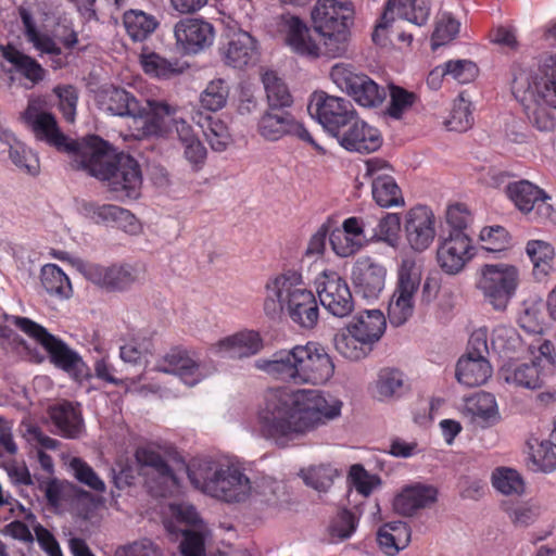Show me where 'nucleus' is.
<instances>
[{"mask_svg":"<svg viewBox=\"0 0 556 556\" xmlns=\"http://www.w3.org/2000/svg\"><path fill=\"white\" fill-rule=\"evenodd\" d=\"M341 408L340 400L318 390L274 388L264 394L255 427L263 438L283 445L338 417Z\"/></svg>","mask_w":556,"mask_h":556,"instance_id":"1","label":"nucleus"},{"mask_svg":"<svg viewBox=\"0 0 556 556\" xmlns=\"http://www.w3.org/2000/svg\"><path fill=\"white\" fill-rule=\"evenodd\" d=\"M81 166L90 176L106 182L118 199H137L142 186L139 163L129 154L115 153L112 146L97 135L84 138Z\"/></svg>","mask_w":556,"mask_h":556,"instance_id":"2","label":"nucleus"},{"mask_svg":"<svg viewBox=\"0 0 556 556\" xmlns=\"http://www.w3.org/2000/svg\"><path fill=\"white\" fill-rule=\"evenodd\" d=\"M264 314L273 320L286 312L290 319L305 329H313L319 319L315 294L309 290L300 270L287 268L268 277L264 285Z\"/></svg>","mask_w":556,"mask_h":556,"instance_id":"3","label":"nucleus"},{"mask_svg":"<svg viewBox=\"0 0 556 556\" xmlns=\"http://www.w3.org/2000/svg\"><path fill=\"white\" fill-rule=\"evenodd\" d=\"M513 94L529 122L541 131H552L556 118V53L545 58L536 73L521 71L513 80Z\"/></svg>","mask_w":556,"mask_h":556,"instance_id":"4","label":"nucleus"},{"mask_svg":"<svg viewBox=\"0 0 556 556\" xmlns=\"http://www.w3.org/2000/svg\"><path fill=\"white\" fill-rule=\"evenodd\" d=\"M187 475L194 489L225 503L248 500L252 485L248 476L236 464L212 458H193Z\"/></svg>","mask_w":556,"mask_h":556,"instance_id":"5","label":"nucleus"},{"mask_svg":"<svg viewBox=\"0 0 556 556\" xmlns=\"http://www.w3.org/2000/svg\"><path fill=\"white\" fill-rule=\"evenodd\" d=\"M323 37V50L312 38L309 29L298 16H291L288 21L286 36L287 45L299 55L317 59L325 55L330 59L342 56L348 49L350 30L334 29L330 31H317Z\"/></svg>","mask_w":556,"mask_h":556,"instance_id":"6","label":"nucleus"},{"mask_svg":"<svg viewBox=\"0 0 556 556\" xmlns=\"http://www.w3.org/2000/svg\"><path fill=\"white\" fill-rule=\"evenodd\" d=\"M421 283V268L412 257L401 261L397 280L388 305V318L392 326L404 325L415 309V295Z\"/></svg>","mask_w":556,"mask_h":556,"instance_id":"7","label":"nucleus"},{"mask_svg":"<svg viewBox=\"0 0 556 556\" xmlns=\"http://www.w3.org/2000/svg\"><path fill=\"white\" fill-rule=\"evenodd\" d=\"M257 132L266 141L276 142L289 137L311 146L318 153L326 152L304 123L286 109L267 108L257 121Z\"/></svg>","mask_w":556,"mask_h":556,"instance_id":"8","label":"nucleus"},{"mask_svg":"<svg viewBox=\"0 0 556 556\" xmlns=\"http://www.w3.org/2000/svg\"><path fill=\"white\" fill-rule=\"evenodd\" d=\"M21 118L37 140L46 142L62 152H76L78 150V143L68 140L61 131L55 116L47 111V101L43 98H29Z\"/></svg>","mask_w":556,"mask_h":556,"instance_id":"9","label":"nucleus"},{"mask_svg":"<svg viewBox=\"0 0 556 556\" xmlns=\"http://www.w3.org/2000/svg\"><path fill=\"white\" fill-rule=\"evenodd\" d=\"M518 283L519 274L515 266L486 264L481 268L477 288L494 309L504 311L515 295Z\"/></svg>","mask_w":556,"mask_h":556,"instance_id":"10","label":"nucleus"},{"mask_svg":"<svg viewBox=\"0 0 556 556\" xmlns=\"http://www.w3.org/2000/svg\"><path fill=\"white\" fill-rule=\"evenodd\" d=\"M12 324L40 344L55 367L66 372H75L83 364L78 353L73 351L63 340L50 333L43 326L21 316H14Z\"/></svg>","mask_w":556,"mask_h":556,"instance_id":"11","label":"nucleus"},{"mask_svg":"<svg viewBox=\"0 0 556 556\" xmlns=\"http://www.w3.org/2000/svg\"><path fill=\"white\" fill-rule=\"evenodd\" d=\"M332 81L346 92L357 104L364 108H377L386 99V91L369 76L357 73L353 66L337 63L331 67Z\"/></svg>","mask_w":556,"mask_h":556,"instance_id":"12","label":"nucleus"},{"mask_svg":"<svg viewBox=\"0 0 556 556\" xmlns=\"http://www.w3.org/2000/svg\"><path fill=\"white\" fill-rule=\"evenodd\" d=\"M307 110L312 117L332 137L346 128L348 124L358 114L351 101L325 91L313 93Z\"/></svg>","mask_w":556,"mask_h":556,"instance_id":"13","label":"nucleus"},{"mask_svg":"<svg viewBox=\"0 0 556 556\" xmlns=\"http://www.w3.org/2000/svg\"><path fill=\"white\" fill-rule=\"evenodd\" d=\"M144 268L140 263H114L109 266L87 264L83 274L87 280L108 292H124L140 280Z\"/></svg>","mask_w":556,"mask_h":556,"instance_id":"14","label":"nucleus"},{"mask_svg":"<svg viewBox=\"0 0 556 556\" xmlns=\"http://www.w3.org/2000/svg\"><path fill=\"white\" fill-rule=\"evenodd\" d=\"M3 59L1 71L7 75V86L11 88L16 79L24 80L25 88H33L45 80L46 68L33 56L24 53L15 46L7 43L0 47Z\"/></svg>","mask_w":556,"mask_h":556,"instance_id":"15","label":"nucleus"},{"mask_svg":"<svg viewBox=\"0 0 556 556\" xmlns=\"http://www.w3.org/2000/svg\"><path fill=\"white\" fill-rule=\"evenodd\" d=\"M320 304L333 316L345 317L354 309V299L348 281L334 270H324L315 279Z\"/></svg>","mask_w":556,"mask_h":556,"instance_id":"16","label":"nucleus"},{"mask_svg":"<svg viewBox=\"0 0 556 556\" xmlns=\"http://www.w3.org/2000/svg\"><path fill=\"white\" fill-rule=\"evenodd\" d=\"M254 366L274 380L302 386V344L276 351L268 358H258Z\"/></svg>","mask_w":556,"mask_h":556,"instance_id":"17","label":"nucleus"},{"mask_svg":"<svg viewBox=\"0 0 556 556\" xmlns=\"http://www.w3.org/2000/svg\"><path fill=\"white\" fill-rule=\"evenodd\" d=\"M389 170L390 166L383 160L366 161V175L371 178L372 199L383 208L403 207L405 200L402 190Z\"/></svg>","mask_w":556,"mask_h":556,"instance_id":"18","label":"nucleus"},{"mask_svg":"<svg viewBox=\"0 0 556 556\" xmlns=\"http://www.w3.org/2000/svg\"><path fill=\"white\" fill-rule=\"evenodd\" d=\"M177 49L186 55L198 54L210 48L215 38L214 26L202 18L186 17L174 26Z\"/></svg>","mask_w":556,"mask_h":556,"instance_id":"19","label":"nucleus"},{"mask_svg":"<svg viewBox=\"0 0 556 556\" xmlns=\"http://www.w3.org/2000/svg\"><path fill=\"white\" fill-rule=\"evenodd\" d=\"M505 192L520 212L532 214V218L545 219L553 213V206L547 202L549 197L528 180L509 182Z\"/></svg>","mask_w":556,"mask_h":556,"instance_id":"20","label":"nucleus"},{"mask_svg":"<svg viewBox=\"0 0 556 556\" xmlns=\"http://www.w3.org/2000/svg\"><path fill=\"white\" fill-rule=\"evenodd\" d=\"M404 231L408 245L415 252L426 251L435 238V216L426 205H415L405 214Z\"/></svg>","mask_w":556,"mask_h":556,"instance_id":"21","label":"nucleus"},{"mask_svg":"<svg viewBox=\"0 0 556 556\" xmlns=\"http://www.w3.org/2000/svg\"><path fill=\"white\" fill-rule=\"evenodd\" d=\"M475 255L472 240L467 232H450L439 245L437 260L448 275L458 274Z\"/></svg>","mask_w":556,"mask_h":556,"instance_id":"22","label":"nucleus"},{"mask_svg":"<svg viewBox=\"0 0 556 556\" xmlns=\"http://www.w3.org/2000/svg\"><path fill=\"white\" fill-rule=\"evenodd\" d=\"M336 139L346 151L357 153L375 152L383 142L380 130L362 119L358 114Z\"/></svg>","mask_w":556,"mask_h":556,"instance_id":"23","label":"nucleus"},{"mask_svg":"<svg viewBox=\"0 0 556 556\" xmlns=\"http://www.w3.org/2000/svg\"><path fill=\"white\" fill-rule=\"evenodd\" d=\"M354 10L346 0H317L312 21L316 31L348 30L353 22Z\"/></svg>","mask_w":556,"mask_h":556,"instance_id":"24","label":"nucleus"},{"mask_svg":"<svg viewBox=\"0 0 556 556\" xmlns=\"http://www.w3.org/2000/svg\"><path fill=\"white\" fill-rule=\"evenodd\" d=\"M219 53L226 65L240 70L255 64L260 54L256 39L241 29L227 35Z\"/></svg>","mask_w":556,"mask_h":556,"instance_id":"25","label":"nucleus"},{"mask_svg":"<svg viewBox=\"0 0 556 556\" xmlns=\"http://www.w3.org/2000/svg\"><path fill=\"white\" fill-rule=\"evenodd\" d=\"M302 384H323L334 372V364L324 346L316 342L302 345Z\"/></svg>","mask_w":556,"mask_h":556,"instance_id":"26","label":"nucleus"},{"mask_svg":"<svg viewBox=\"0 0 556 556\" xmlns=\"http://www.w3.org/2000/svg\"><path fill=\"white\" fill-rule=\"evenodd\" d=\"M263 345V338L258 331L243 329L218 340L211 350L220 357L242 359L256 355Z\"/></svg>","mask_w":556,"mask_h":556,"instance_id":"27","label":"nucleus"},{"mask_svg":"<svg viewBox=\"0 0 556 556\" xmlns=\"http://www.w3.org/2000/svg\"><path fill=\"white\" fill-rule=\"evenodd\" d=\"M386 276V267L370 257L359 258L352 271L356 292L367 300L378 299L384 289Z\"/></svg>","mask_w":556,"mask_h":556,"instance_id":"28","label":"nucleus"},{"mask_svg":"<svg viewBox=\"0 0 556 556\" xmlns=\"http://www.w3.org/2000/svg\"><path fill=\"white\" fill-rule=\"evenodd\" d=\"M83 211L88 218L97 224L115 226L130 235H135L140 230V224L136 216L130 211L121 206L85 202Z\"/></svg>","mask_w":556,"mask_h":556,"instance_id":"29","label":"nucleus"},{"mask_svg":"<svg viewBox=\"0 0 556 556\" xmlns=\"http://www.w3.org/2000/svg\"><path fill=\"white\" fill-rule=\"evenodd\" d=\"M430 12L431 5L429 0H389L376 26V33L379 29L387 28L394 20L395 14L412 24L424 26L430 17Z\"/></svg>","mask_w":556,"mask_h":556,"instance_id":"30","label":"nucleus"},{"mask_svg":"<svg viewBox=\"0 0 556 556\" xmlns=\"http://www.w3.org/2000/svg\"><path fill=\"white\" fill-rule=\"evenodd\" d=\"M97 102L101 110L116 116H142L144 108L124 88L110 86L99 90Z\"/></svg>","mask_w":556,"mask_h":556,"instance_id":"31","label":"nucleus"},{"mask_svg":"<svg viewBox=\"0 0 556 556\" xmlns=\"http://www.w3.org/2000/svg\"><path fill=\"white\" fill-rule=\"evenodd\" d=\"M437 496L438 490L434 486L415 483L402 489L393 501V507L403 516H412L417 510L433 504Z\"/></svg>","mask_w":556,"mask_h":556,"instance_id":"32","label":"nucleus"},{"mask_svg":"<svg viewBox=\"0 0 556 556\" xmlns=\"http://www.w3.org/2000/svg\"><path fill=\"white\" fill-rule=\"evenodd\" d=\"M157 369L177 375L189 387H193L202 379L199 364L188 355L187 351L180 349H172L157 365Z\"/></svg>","mask_w":556,"mask_h":556,"instance_id":"33","label":"nucleus"},{"mask_svg":"<svg viewBox=\"0 0 556 556\" xmlns=\"http://www.w3.org/2000/svg\"><path fill=\"white\" fill-rule=\"evenodd\" d=\"M135 456L139 464L151 467L161 479L160 489L154 492V495L165 497L172 488L177 486V478L172 467L160 453L150 447H138Z\"/></svg>","mask_w":556,"mask_h":556,"instance_id":"34","label":"nucleus"},{"mask_svg":"<svg viewBox=\"0 0 556 556\" xmlns=\"http://www.w3.org/2000/svg\"><path fill=\"white\" fill-rule=\"evenodd\" d=\"M465 409L472 422L482 428L494 426L501 418L495 396L489 392H478L466 399Z\"/></svg>","mask_w":556,"mask_h":556,"instance_id":"35","label":"nucleus"},{"mask_svg":"<svg viewBox=\"0 0 556 556\" xmlns=\"http://www.w3.org/2000/svg\"><path fill=\"white\" fill-rule=\"evenodd\" d=\"M386 317L378 309H368L359 313L346 326L353 333L366 340L368 345H374L381 339L386 331Z\"/></svg>","mask_w":556,"mask_h":556,"instance_id":"36","label":"nucleus"},{"mask_svg":"<svg viewBox=\"0 0 556 556\" xmlns=\"http://www.w3.org/2000/svg\"><path fill=\"white\" fill-rule=\"evenodd\" d=\"M49 416L59 432L68 439L79 437L83 429V417L79 406L68 401L58 403L49 408Z\"/></svg>","mask_w":556,"mask_h":556,"instance_id":"37","label":"nucleus"},{"mask_svg":"<svg viewBox=\"0 0 556 556\" xmlns=\"http://www.w3.org/2000/svg\"><path fill=\"white\" fill-rule=\"evenodd\" d=\"M491 375L492 367L486 357L463 356L457 362L456 379L468 388L485 383Z\"/></svg>","mask_w":556,"mask_h":556,"instance_id":"38","label":"nucleus"},{"mask_svg":"<svg viewBox=\"0 0 556 556\" xmlns=\"http://www.w3.org/2000/svg\"><path fill=\"white\" fill-rule=\"evenodd\" d=\"M122 21L126 34L134 42L147 40L160 25L155 15L137 9L125 11Z\"/></svg>","mask_w":556,"mask_h":556,"instance_id":"39","label":"nucleus"},{"mask_svg":"<svg viewBox=\"0 0 556 556\" xmlns=\"http://www.w3.org/2000/svg\"><path fill=\"white\" fill-rule=\"evenodd\" d=\"M17 11L24 27V35L36 50L51 55L62 54V49L58 46L55 40L48 34L40 33L37 29L36 22L28 9L21 5Z\"/></svg>","mask_w":556,"mask_h":556,"instance_id":"40","label":"nucleus"},{"mask_svg":"<svg viewBox=\"0 0 556 556\" xmlns=\"http://www.w3.org/2000/svg\"><path fill=\"white\" fill-rule=\"evenodd\" d=\"M401 217L397 213H386L376 217L375 224L370 227L368 239L370 242H382L388 247L396 249L400 244Z\"/></svg>","mask_w":556,"mask_h":556,"instance_id":"41","label":"nucleus"},{"mask_svg":"<svg viewBox=\"0 0 556 556\" xmlns=\"http://www.w3.org/2000/svg\"><path fill=\"white\" fill-rule=\"evenodd\" d=\"M192 119L201 127L214 151L222 152L226 150L231 141V137L227 125L223 121L213 118L211 115H203L202 113H197L192 116Z\"/></svg>","mask_w":556,"mask_h":556,"instance_id":"42","label":"nucleus"},{"mask_svg":"<svg viewBox=\"0 0 556 556\" xmlns=\"http://www.w3.org/2000/svg\"><path fill=\"white\" fill-rule=\"evenodd\" d=\"M40 281L47 293L59 300H67L73 294V287L68 276L56 264H46L42 266Z\"/></svg>","mask_w":556,"mask_h":556,"instance_id":"43","label":"nucleus"},{"mask_svg":"<svg viewBox=\"0 0 556 556\" xmlns=\"http://www.w3.org/2000/svg\"><path fill=\"white\" fill-rule=\"evenodd\" d=\"M336 351L349 361H359L370 354L372 348L349 328L341 329L333 339Z\"/></svg>","mask_w":556,"mask_h":556,"instance_id":"44","label":"nucleus"},{"mask_svg":"<svg viewBox=\"0 0 556 556\" xmlns=\"http://www.w3.org/2000/svg\"><path fill=\"white\" fill-rule=\"evenodd\" d=\"M268 108L287 109L293 104V97L287 84L275 71H266L262 75Z\"/></svg>","mask_w":556,"mask_h":556,"instance_id":"45","label":"nucleus"},{"mask_svg":"<svg viewBox=\"0 0 556 556\" xmlns=\"http://www.w3.org/2000/svg\"><path fill=\"white\" fill-rule=\"evenodd\" d=\"M526 251L533 264V273L538 278L548 275L552 269L555 251L551 243L543 240H530Z\"/></svg>","mask_w":556,"mask_h":556,"instance_id":"46","label":"nucleus"},{"mask_svg":"<svg viewBox=\"0 0 556 556\" xmlns=\"http://www.w3.org/2000/svg\"><path fill=\"white\" fill-rule=\"evenodd\" d=\"M140 64L146 74L157 78H170L181 72L177 61H169L156 52H142Z\"/></svg>","mask_w":556,"mask_h":556,"instance_id":"47","label":"nucleus"},{"mask_svg":"<svg viewBox=\"0 0 556 556\" xmlns=\"http://www.w3.org/2000/svg\"><path fill=\"white\" fill-rule=\"evenodd\" d=\"M338 476L339 471L331 465L321 464L301 470L305 484L318 492H327Z\"/></svg>","mask_w":556,"mask_h":556,"instance_id":"48","label":"nucleus"},{"mask_svg":"<svg viewBox=\"0 0 556 556\" xmlns=\"http://www.w3.org/2000/svg\"><path fill=\"white\" fill-rule=\"evenodd\" d=\"M404 391L403 374L397 369H381L376 381V394L379 400L401 396Z\"/></svg>","mask_w":556,"mask_h":556,"instance_id":"49","label":"nucleus"},{"mask_svg":"<svg viewBox=\"0 0 556 556\" xmlns=\"http://www.w3.org/2000/svg\"><path fill=\"white\" fill-rule=\"evenodd\" d=\"M479 73V68L470 60H450L434 67L435 74H446V76L459 84L471 83Z\"/></svg>","mask_w":556,"mask_h":556,"instance_id":"50","label":"nucleus"},{"mask_svg":"<svg viewBox=\"0 0 556 556\" xmlns=\"http://www.w3.org/2000/svg\"><path fill=\"white\" fill-rule=\"evenodd\" d=\"M358 525L357 516L346 509H340L329 522L328 533L332 542L344 541L352 536Z\"/></svg>","mask_w":556,"mask_h":556,"instance_id":"51","label":"nucleus"},{"mask_svg":"<svg viewBox=\"0 0 556 556\" xmlns=\"http://www.w3.org/2000/svg\"><path fill=\"white\" fill-rule=\"evenodd\" d=\"M149 111L144 108L142 116L136 118H142V128L144 134L159 135L164 128V117L169 116L174 113L173 108L165 102H148Z\"/></svg>","mask_w":556,"mask_h":556,"instance_id":"52","label":"nucleus"},{"mask_svg":"<svg viewBox=\"0 0 556 556\" xmlns=\"http://www.w3.org/2000/svg\"><path fill=\"white\" fill-rule=\"evenodd\" d=\"M505 380L527 389H538L542 386L540 369L535 363L521 364L513 369H506Z\"/></svg>","mask_w":556,"mask_h":556,"instance_id":"53","label":"nucleus"},{"mask_svg":"<svg viewBox=\"0 0 556 556\" xmlns=\"http://www.w3.org/2000/svg\"><path fill=\"white\" fill-rule=\"evenodd\" d=\"M390 102L387 108V115L393 119H401L403 115L418 101V96L407 89L390 85Z\"/></svg>","mask_w":556,"mask_h":556,"instance_id":"54","label":"nucleus"},{"mask_svg":"<svg viewBox=\"0 0 556 556\" xmlns=\"http://www.w3.org/2000/svg\"><path fill=\"white\" fill-rule=\"evenodd\" d=\"M473 123L470 102L459 96L453 102L450 117L445 121V125L451 131L463 132L471 127Z\"/></svg>","mask_w":556,"mask_h":556,"instance_id":"55","label":"nucleus"},{"mask_svg":"<svg viewBox=\"0 0 556 556\" xmlns=\"http://www.w3.org/2000/svg\"><path fill=\"white\" fill-rule=\"evenodd\" d=\"M229 89L225 80H212L201 93V105L211 112L223 109L227 102Z\"/></svg>","mask_w":556,"mask_h":556,"instance_id":"56","label":"nucleus"},{"mask_svg":"<svg viewBox=\"0 0 556 556\" xmlns=\"http://www.w3.org/2000/svg\"><path fill=\"white\" fill-rule=\"evenodd\" d=\"M493 486L503 494H520L523 491V480L518 471L501 467L492 473Z\"/></svg>","mask_w":556,"mask_h":556,"instance_id":"57","label":"nucleus"},{"mask_svg":"<svg viewBox=\"0 0 556 556\" xmlns=\"http://www.w3.org/2000/svg\"><path fill=\"white\" fill-rule=\"evenodd\" d=\"M12 163L25 173L37 176L40 170L38 156L23 143L17 142L9 149Z\"/></svg>","mask_w":556,"mask_h":556,"instance_id":"58","label":"nucleus"},{"mask_svg":"<svg viewBox=\"0 0 556 556\" xmlns=\"http://www.w3.org/2000/svg\"><path fill=\"white\" fill-rule=\"evenodd\" d=\"M480 240L483 242L482 248L489 252H501L506 250L510 244L508 231L503 226L484 227L480 231Z\"/></svg>","mask_w":556,"mask_h":556,"instance_id":"59","label":"nucleus"},{"mask_svg":"<svg viewBox=\"0 0 556 556\" xmlns=\"http://www.w3.org/2000/svg\"><path fill=\"white\" fill-rule=\"evenodd\" d=\"M329 242L333 252L340 257L353 256L365 245L357 238H353L339 229L329 235Z\"/></svg>","mask_w":556,"mask_h":556,"instance_id":"60","label":"nucleus"},{"mask_svg":"<svg viewBox=\"0 0 556 556\" xmlns=\"http://www.w3.org/2000/svg\"><path fill=\"white\" fill-rule=\"evenodd\" d=\"M376 216L364 215V216H351L343 220L342 231L350 235L353 238H357L363 244L370 242L368 239L370 227L375 224Z\"/></svg>","mask_w":556,"mask_h":556,"instance_id":"61","label":"nucleus"},{"mask_svg":"<svg viewBox=\"0 0 556 556\" xmlns=\"http://www.w3.org/2000/svg\"><path fill=\"white\" fill-rule=\"evenodd\" d=\"M71 468L74 471L75 478L83 484L88 488L97 491L103 492L105 491V484L100 479V477L96 473L90 465H88L85 460L78 457H74L71 460Z\"/></svg>","mask_w":556,"mask_h":556,"instance_id":"62","label":"nucleus"},{"mask_svg":"<svg viewBox=\"0 0 556 556\" xmlns=\"http://www.w3.org/2000/svg\"><path fill=\"white\" fill-rule=\"evenodd\" d=\"M459 22L451 14H443L437 22L432 35V48L435 49L453 40L459 33Z\"/></svg>","mask_w":556,"mask_h":556,"instance_id":"63","label":"nucleus"},{"mask_svg":"<svg viewBox=\"0 0 556 556\" xmlns=\"http://www.w3.org/2000/svg\"><path fill=\"white\" fill-rule=\"evenodd\" d=\"M530 459L533 470L548 473L556 469V453L551 442H542L533 448Z\"/></svg>","mask_w":556,"mask_h":556,"instance_id":"64","label":"nucleus"}]
</instances>
